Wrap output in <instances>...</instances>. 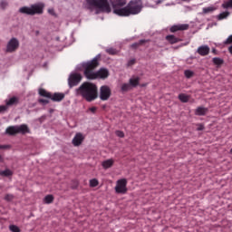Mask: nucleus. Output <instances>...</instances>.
Masks as SVG:
<instances>
[{
    "instance_id": "f257e3e1",
    "label": "nucleus",
    "mask_w": 232,
    "mask_h": 232,
    "mask_svg": "<svg viewBox=\"0 0 232 232\" xmlns=\"http://www.w3.org/2000/svg\"><path fill=\"white\" fill-rule=\"evenodd\" d=\"M99 66V58L95 57L92 61L87 62L84 65V75L86 79L93 81L95 79H108L110 77V71L106 68H101L99 71L94 72Z\"/></svg>"
},
{
    "instance_id": "f03ea898",
    "label": "nucleus",
    "mask_w": 232,
    "mask_h": 232,
    "mask_svg": "<svg viewBox=\"0 0 232 232\" xmlns=\"http://www.w3.org/2000/svg\"><path fill=\"white\" fill-rule=\"evenodd\" d=\"M76 95H81L87 102H92L99 97V89L95 83L84 82L76 89Z\"/></svg>"
},
{
    "instance_id": "7ed1b4c3",
    "label": "nucleus",
    "mask_w": 232,
    "mask_h": 232,
    "mask_svg": "<svg viewBox=\"0 0 232 232\" xmlns=\"http://www.w3.org/2000/svg\"><path fill=\"white\" fill-rule=\"evenodd\" d=\"M142 0H130L128 5L121 8L114 10L116 15L120 17H130V15H139L142 12Z\"/></svg>"
},
{
    "instance_id": "20e7f679",
    "label": "nucleus",
    "mask_w": 232,
    "mask_h": 232,
    "mask_svg": "<svg viewBox=\"0 0 232 232\" xmlns=\"http://www.w3.org/2000/svg\"><path fill=\"white\" fill-rule=\"evenodd\" d=\"M86 3L87 8L91 10V12H93V8H97L96 14H99V12L110 14V12H111V7L108 0H86Z\"/></svg>"
},
{
    "instance_id": "39448f33",
    "label": "nucleus",
    "mask_w": 232,
    "mask_h": 232,
    "mask_svg": "<svg viewBox=\"0 0 232 232\" xmlns=\"http://www.w3.org/2000/svg\"><path fill=\"white\" fill-rule=\"evenodd\" d=\"M19 12L20 14H24L25 15H41L44 12V4H34L30 7L23 6L19 9Z\"/></svg>"
},
{
    "instance_id": "423d86ee",
    "label": "nucleus",
    "mask_w": 232,
    "mask_h": 232,
    "mask_svg": "<svg viewBox=\"0 0 232 232\" xmlns=\"http://www.w3.org/2000/svg\"><path fill=\"white\" fill-rule=\"evenodd\" d=\"M81 81H82V75H81V73H71L68 78L69 88H73L74 86H77L79 82H81Z\"/></svg>"
},
{
    "instance_id": "0eeeda50",
    "label": "nucleus",
    "mask_w": 232,
    "mask_h": 232,
    "mask_svg": "<svg viewBox=\"0 0 232 232\" xmlns=\"http://www.w3.org/2000/svg\"><path fill=\"white\" fill-rule=\"evenodd\" d=\"M126 186H128V180L126 179H119L115 187L116 193H121L122 195L127 193L128 188Z\"/></svg>"
},
{
    "instance_id": "6e6552de",
    "label": "nucleus",
    "mask_w": 232,
    "mask_h": 232,
    "mask_svg": "<svg viewBox=\"0 0 232 232\" xmlns=\"http://www.w3.org/2000/svg\"><path fill=\"white\" fill-rule=\"evenodd\" d=\"M19 49V40L17 38H12L6 45V52L8 53H14Z\"/></svg>"
},
{
    "instance_id": "1a4fd4ad",
    "label": "nucleus",
    "mask_w": 232,
    "mask_h": 232,
    "mask_svg": "<svg viewBox=\"0 0 232 232\" xmlns=\"http://www.w3.org/2000/svg\"><path fill=\"white\" fill-rule=\"evenodd\" d=\"M111 97V89H110L107 85H102L100 88V99L101 101H108Z\"/></svg>"
},
{
    "instance_id": "9d476101",
    "label": "nucleus",
    "mask_w": 232,
    "mask_h": 232,
    "mask_svg": "<svg viewBox=\"0 0 232 232\" xmlns=\"http://www.w3.org/2000/svg\"><path fill=\"white\" fill-rule=\"evenodd\" d=\"M112 8L113 14H115V10H121L122 6H126V0H109Z\"/></svg>"
},
{
    "instance_id": "9b49d317",
    "label": "nucleus",
    "mask_w": 232,
    "mask_h": 232,
    "mask_svg": "<svg viewBox=\"0 0 232 232\" xmlns=\"http://www.w3.org/2000/svg\"><path fill=\"white\" fill-rule=\"evenodd\" d=\"M184 30H189V24H176L170 27V32L172 34H175V32H182Z\"/></svg>"
},
{
    "instance_id": "f8f14e48",
    "label": "nucleus",
    "mask_w": 232,
    "mask_h": 232,
    "mask_svg": "<svg viewBox=\"0 0 232 232\" xmlns=\"http://www.w3.org/2000/svg\"><path fill=\"white\" fill-rule=\"evenodd\" d=\"M210 48L208 45H201L198 48L197 53L201 55V57H206V55H209Z\"/></svg>"
},
{
    "instance_id": "ddd939ff",
    "label": "nucleus",
    "mask_w": 232,
    "mask_h": 232,
    "mask_svg": "<svg viewBox=\"0 0 232 232\" xmlns=\"http://www.w3.org/2000/svg\"><path fill=\"white\" fill-rule=\"evenodd\" d=\"M82 140H84V136H82L81 132H78L72 139V144L73 146H81V144H82Z\"/></svg>"
},
{
    "instance_id": "4468645a",
    "label": "nucleus",
    "mask_w": 232,
    "mask_h": 232,
    "mask_svg": "<svg viewBox=\"0 0 232 232\" xmlns=\"http://www.w3.org/2000/svg\"><path fill=\"white\" fill-rule=\"evenodd\" d=\"M18 104H19V98L15 96H13L8 100H5V105H7V108H10V106H17Z\"/></svg>"
},
{
    "instance_id": "2eb2a0df",
    "label": "nucleus",
    "mask_w": 232,
    "mask_h": 232,
    "mask_svg": "<svg viewBox=\"0 0 232 232\" xmlns=\"http://www.w3.org/2000/svg\"><path fill=\"white\" fill-rule=\"evenodd\" d=\"M51 99L53 101V102H61V101L64 99V93L55 92L53 94H51Z\"/></svg>"
},
{
    "instance_id": "dca6fc26",
    "label": "nucleus",
    "mask_w": 232,
    "mask_h": 232,
    "mask_svg": "<svg viewBox=\"0 0 232 232\" xmlns=\"http://www.w3.org/2000/svg\"><path fill=\"white\" fill-rule=\"evenodd\" d=\"M17 133H22V135H24L26 133H30V129L28 128V125L22 124L20 126H16Z\"/></svg>"
},
{
    "instance_id": "f3484780",
    "label": "nucleus",
    "mask_w": 232,
    "mask_h": 232,
    "mask_svg": "<svg viewBox=\"0 0 232 232\" xmlns=\"http://www.w3.org/2000/svg\"><path fill=\"white\" fill-rule=\"evenodd\" d=\"M166 41H168V43H169V44H177V43H180V41H182V40L179 38H177L173 34H169L166 36Z\"/></svg>"
},
{
    "instance_id": "a211bd4d",
    "label": "nucleus",
    "mask_w": 232,
    "mask_h": 232,
    "mask_svg": "<svg viewBox=\"0 0 232 232\" xmlns=\"http://www.w3.org/2000/svg\"><path fill=\"white\" fill-rule=\"evenodd\" d=\"M17 126H9L5 130V134L14 137V135H17Z\"/></svg>"
},
{
    "instance_id": "6ab92c4d",
    "label": "nucleus",
    "mask_w": 232,
    "mask_h": 232,
    "mask_svg": "<svg viewBox=\"0 0 232 232\" xmlns=\"http://www.w3.org/2000/svg\"><path fill=\"white\" fill-rule=\"evenodd\" d=\"M208 111V110L206 107H198L195 111V115L204 116Z\"/></svg>"
},
{
    "instance_id": "aec40b11",
    "label": "nucleus",
    "mask_w": 232,
    "mask_h": 232,
    "mask_svg": "<svg viewBox=\"0 0 232 232\" xmlns=\"http://www.w3.org/2000/svg\"><path fill=\"white\" fill-rule=\"evenodd\" d=\"M114 162L115 161L113 160L110 159V160H104L102 163V165L104 169H109V168H111V166H113Z\"/></svg>"
},
{
    "instance_id": "412c9836",
    "label": "nucleus",
    "mask_w": 232,
    "mask_h": 232,
    "mask_svg": "<svg viewBox=\"0 0 232 232\" xmlns=\"http://www.w3.org/2000/svg\"><path fill=\"white\" fill-rule=\"evenodd\" d=\"M38 93H39V95L41 97H46L47 99H51L52 98V93L48 92L46 90H44L43 88L39 89Z\"/></svg>"
},
{
    "instance_id": "4be33fe9",
    "label": "nucleus",
    "mask_w": 232,
    "mask_h": 232,
    "mask_svg": "<svg viewBox=\"0 0 232 232\" xmlns=\"http://www.w3.org/2000/svg\"><path fill=\"white\" fill-rule=\"evenodd\" d=\"M140 81V78L139 77H136V78H130V81H129V84L130 86H132L133 88H135L136 86H139V82Z\"/></svg>"
},
{
    "instance_id": "5701e85b",
    "label": "nucleus",
    "mask_w": 232,
    "mask_h": 232,
    "mask_svg": "<svg viewBox=\"0 0 232 232\" xmlns=\"http://www.w3.org/2000/svg\"><path fill=\"white\" fill-rule=\"evenodd\" d=\"M1 177H12L14 175V172L8 169L5 170H0Z\"/></svg>"
},
{
    "instance_id": "b1692460",
    "label": "nucleus",
    "mask_w": 232,
    "mask_h": 232,
    "mask_svg": "<svg viewBox=\"0 0 232 232\" xmlns=\"http://www.w3.org/2000/svg\"><path fill=\"white\" fill-rule=\"evenodd\" d=\"M212 62L214 64H216V66H222V64H224V60L218 57L213 58Z\"/></svg>"
},
{
    "instance_id": "393cba45",
    "label": "nucleus",
    "mask_w": 232,
    "mask_h": 232,
    "mask_svg": "<svg viewBox=\"0 0 232 232\" xmlns=\"http://www.w3.org/2000/svg\"><path fill=\"white\" fill-rule=\"evenodd\" d=\"M179 99L181 102H189V96L188 94L180 93L179 95Z\"/></svg>"
},
{
    "instance_id": "a878e982",
    "label": "nucleus",
    "mask_w": 232,
    "mask_h": 232,
    "mask_svg": "<svg viewBox=\"0 0 232 232\" xmlns=\"http://www.w3.org/2000/svg\"><path fill=\"white\" fill-rule=\"evenodd\" d=\"M131 90V85L130 83L121 84V91L124 93L126 92H130Z\"/></svg>"
},
{
    "instance_id": "bb28decb",
    "label": "nucleus",
    "mask_w": 232,
    "mask_h": 232,
    "mask_svg": "<svg viewBox=\"0 0 232 232\" xmlns=\"http://www.w3.org/2000/svg\"><path fill=\"white\" fill-rule=\"evenodd\" d=\"M53 195H47L44 197V204H52V202H53Z\"/></svg>"
},
{
    "instance_id": "cd10ccee",
    "label": "nucleus",
    "mask_w": 232,
    "mask_h": 232,
    "mask_svg": "<svg viewBox=\"0 0 232 232\" xmlns=\"http://www.w3.org/2000/svg\"><path fill=\"white\" fill-rule=\"evenodd\" d=\"M222 7L225 8L226 10H227L228 8H232V0L225 1L222 4Z\"/></svg>"
},
{
    "instance_id": "c85d7f7f",
    "label": "nucleus",
    "mask_w": 232,
    "mask_h": 232,
    "mask_svg": "<svg viewBox=\"0 0 232 232\" xmlns=\"http://www.w3.org/2000/svg\"><path fill=\"white\" fill-rule=\"evenodd\" d=\"M184 75L187 79H191V77L195 75V72H193V71H190V70H186L184 72Z\"/></svg>"
},
{
    "instance_id": "c756f323",
    "label": "nucleus",
    "mask_w": 232,
    "mask_h": 232,
    "mask_svg": "<svg viewBox=\"0 0 232 232\" xmlns=\"http://www.w3.org/2000/svg\"><path fill=\"white\" fill-rule=\"evenodd\" d=\"M106 53H109V55H117L118 52L115 48H109L106 49Z\"/></svg>"
},
{
    "instance_id": "7c9ffc66",
    "label": "nucleus",
    "mask_w": 232,
    "mask_h": 232,
    "mask_svg": "<svg viewBox=\"0 0 232 232\" xmlns=\"http://www.w3.org/2000/svg\"><path fill=\"white\" fill-rule=\"evenodd\" d=\"M146 43V40H140L139 43H134L131 44V48H139V46L144 44Z\"/></svg>"
},
{
    "instance_id": "2f4dec72",
    "label": "nucleus",
    "mask_w": 232,
    "mask_h": 232,
    "mask_svg": "<svg viewBox=\"0 0 232 232\" xmlns=\"http://www.w3.org/2000/svg\"><path fill=\"white\" fill-rule=\"evenodd\" d=\"M90 186L91 188H97V186H99V180H97L96 179H91Z\"/></svg>"
},
{
    "instance_id": "473e14b6",
    "label": "nucleus",
    "mask_w": 232,
    "mask_h": 232,
    "mask_svg": "<svg viewBox=\"0 0 232 232\" xmlns=\"http://www.w3.org/2000/svg\"><path fill=\"white\" fill-rule=\"evenodd\" d=\"M9 229L12 232H21V228H19V227H17L15 225H10Z\"/></svg>"
},
{
    "instance_id": "72a5a7b5",
    "label": "nucleus",
    "mask_w": 232,
    "mask_h": 232,
    "mask_svg": "<svg viewBox=\"0 0 232 232\" xmlns=\"http://www.w3.org/2000/svg\"><path fill=\"white\" fill-rule=\"evenodd\" d=\"M5 200H6V202H12L14 200V195L6 194L5 196Z\"/></svg>"
},
{
    "instance_id": "f704fd0d",
    "label": "nucleus",
    "mask_w": 232,
    "mask_h": 232,
    "mask_svg": "<svg viewBox=\"0 0 232 232\" xmlns=\"http://www.w3.org/2000/svg\"><path fill=\"white\" fill-rule=\"evenodd\" d=\"M215 8L214 7H204L203 8V14H209L211 12H214Z\"/></svg>"
},
{
    "instance_id": "c9c22d12",
    "label": "nucleus",
    "mask_w": 232,
    "mask_h": 232,
    "mask_svg": "<svg viewBox=\"0 0 232 232\" xmlns=\"http://www.w3.org/2000/svg\"><path fill=\"white\" fill-rule=\"evenodd\" d=\"M0 6H1V8H3V10H5V8H6L8 6V2L5 1V0H2L0 2Z\"/></svg>"
},
{
    "instance_id": "e433bc0d",
    "label": "nucleus",
    "mask_w": 232,
    "mask_h": 232,
    "mask_svg": "<svg viewBox=\"0 0 232 232\" xmlns=\"http://www.w3.org/2000/svg\"><path fill=\"white\" fill-rule=\"evenodd\" d=\"M5 111H8L7 105H0V113H5Z\"/></svg>"
},
{
    "instance_id": "4c0bfd02",
    "label": "nucleus",
    "mask_w": 232,
    "mask_h": 232,
    "mask_svg": "<svg viewBox=\"0 0 232 232\" xmlns=\"http://www.w3.org/2000/svg\"><path fill=\"white\" fill-rule=\"evenodd\" d=\"M229 15V12H224L219 14V19H226Z\"/></svg>"
},
{
    "instance_id": "58836bf2",
    "label": "nucleus",
    "mask_w": 232,
    "mask_h": 232,
    "mask_svg": "<svg viewBox=\"0 0 232 232\" xmlns=\"http://www.w3.org/2000/svg\"><path fill=\"white\" fill-rule=\"evenodd\" d=\"M224 44H232V34L227 37V39L224 42Z\"/></svg>"
},
{
    "instance_id": "ea45409f",
    "label": "nucleus",
    "mask_w": 232,
    "mask_h": 232,
    "mask_svg": "<svg viewBox=\"0 0 232 232\" xmlns=\"http://www.w3.org/2000/svg\"><path fill=\"white\" fill-rule=\"evenodd\" d=\"M137 63V60H135L134 58L133 59H130L128 63H127V66H133V64H135Z\"/></svg>"
},
{
    "instance_id": "a19ab883",
    "label": "nucleus",
    "mask_w": 232,
    "mask_h": 232,
    "mask_svg": "<svg viewBox=\"0 0 232 232\" xmlns=\"http://www.w3.org/2000/svg\"><path fill=\"white\" fill-rule=\"evenodd\" d=\"M117 137H120L121 139H123L124 132L122 130H116Z\"/></svg>"
},
{
    "instance_id": "79ce46f5",
    "label": "nucleus",
    "mask_w": 232,
    "mask_h": 232,
    "mask_svg": "<svg viewBox=\"0 0 232 232\" xmlns=\"http://www.w3.org/2000/svg\"><path fill=\"white\" fill-rule=\"evenodd\" d=\"M38 102H40L41 104H48L50 101L46 99H39Z\"/></svg>"
},
{
    "instance_id": "37998d69",
    "label": "nucleus",
    "mask_w": 232,
    "mask_h": 232,
    "mask_svg": "<svg viewBox=\"0 0 232 232\" xmlns=\"http://www.w3.org/2000/svg\"><path fill=\"white\" fill-rule=\"evenodd\" d=\"M89 111H91L92 113H96L97 107H91V108H89Z\"/></svg>"
},
{
    "instance_id": "c03bdc74",
    "label": "nucleus",
    "mask_w": 232,
    "mask_h": 232,
    "mask_svg": "<svg viewBox=\"0 0 232 232\" xmlns=\"http://www.w3.org/2000/svg\"><path fill=\"white\" fill-rule=\"evenodd\" d=\"M202 130H204V125L200 124L198 127V131H202Z\"/></svg>"
},
{
    "instance_id": "a18cd8bd",
    "label": "nucleus",
    "mask_w": 232,
    "mask_h": 232,
    "mask_svg": "<svg viewBox=\"0 0 232 232\" xmlns=\"http://www.w3.org/2000/svg\"><path fill=\"white\" fill-rule=\"evenodd\" d=\"M48 13L51 14V15H55V11H53V9H49Z\"/></svg>"
},
{
    "instance_id": "49530a36",
    "label": "nucleus",
    "mask_w": 232,
    "mask_h": 232,
    "mask_svg": "<svg viewBox=\"0 0 232 232\" xmlns=\"http://www.w3.org/2000/svg\"><path fill=\"white\" fill-rule=\"evenodd\" d=\"M8 148V145H0V150H6Z\"/></svg>"
},
{
    "instance_id": "de8ad7c7",
    "label": "nucleus",
    "mask_w": 232,
    "mask_h": 232,
    "mask_svg": "<svg viewBox=\"0 0 232 232\" xmlns=\"http://www.w3.org/2000/svg\"><path fill=\"white\" fill-rule=\"evenodd\" d=\"M228 52H229V53H231V55H232V45H231L230 47H228Z\"/></svg>"
},
{
    "instance_id": "09e8293b",
    "label": "nucleus",
    "mask_w": 232,
    "mask_h": 232,
    "mask_svg": "<svg viewBox=\"0 0 232 232\" xmlns=\"http://www.w3.org/2000/svg\"><path fill=\"white\" fill-rule=\"evenodd\" d=\"M4 159H3V156L0 155V162H3Z\"/></svg>"
},
{
    "instance_id": "8fccbe9b",
    "label": "nucleus",
    "mask_w": 232,
    "mask_h": 232,
    "mask_svg": "<svg viewBox=\"0 0 232 232\" xmlns=\"http://www.w3.org/2000/svg\"><path fill=\"white\" fill-rule=\"evenodd\" d=\"M160 3H162V1L159 0V1L157 2V5H160Z\"/></svg>"
},
{
    "instance_id": "3c124183",
    "label": "nucleus",
    "mask_w": 232,
    "mask_h": 232,
    "mask_svg": "<svg viewBox=\"0 0 232 232\" xmlns=\"http://www.w3.org/2000/svg\"><path fill=\"white\" fill-rule=\"evenodd\" d=\"M36 35H39V31H36Z\"/></svg>"
},
{
    "instance_id": "603ef678",
    "label": "nucleus",
    "mask_w": 232,
    "mask_h": 232,
    "mask_svg": "<svg viewBox=\"0 0 232 232\" xmlns=\"http://www.w3.org/2000/svg\"><path fill=\"white\" fill-rule=\"evenodd\" d=\"M216 52H217V50L214 49V50H213V53H215Z\"/></svg>"
},
{
    "instance_id": "864d4df0",
    "label": "nucleus",
    "mask_w": 232,
    "mask_h": 232,
    "mask_svg": "<svg viewBox=\"0 0 232 232\" xmlns=\"http://www.w3.org/2000/svg\"><path fill=\"white\" fill-rule=\"evenodd\" d=\"M182 1H188V0H182Z\"/></svg>"
}]
</instances>
